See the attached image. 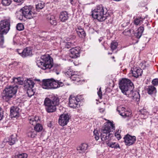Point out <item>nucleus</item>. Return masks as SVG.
I'll list each match as a JSON object with an SVG mask.
<instances>
[{
	"label": "nucleus",
	"instance_id": "obj_13",
	"mask_svg": "<svg viewBox=\"0 0 158 158\" xmlns=\"http://www.w3.org/2000/svg\"><path fill=\"white\" fill-rule=\"evenodd\" d=\"M69 119V115L68 114H61L59 119V123L60 125L63 126L67 125Z\"/></svg>",
	"mask_w": 158,
	"mask_h": 158
},
{
	"label": "nucleus",
	"instance_id": "obj_2",
	"mask_svg": "<svg viewBox=\"0 0 158 158\" xmlns=\"http://www.w3.org/2000/svg\"><path fill=\"white\" fill-rule=\"evenodd\" d=\"M115 130L114 124L112 123L108 120L104 123V126L101 130V139L102 141H104L109 139L113 136V134L110 133V131H113Z\"/></svg>",
	"mask_w": 158,
	"mask_h": 158
},
{
	"label": "nucleus",
	"instance_id": "obj_60",
	"mask_svg": "<svg viewBox=\"0 0 158 158\" xmlns=\"http://www.w3.org/2000/svg\"><path fill=\"white\" fill-rule=\"evenodd\" d=\"M1 80V77H0V80Z\"/></svg>",
	"mask_w": 158,
	"mask_h": 158
},
{
	"label": "nucleus",
	"instance_id": "obj_33",
	"mask_svg": "<svg viewBox=\"0 0 158 158\" xmlns=\"http://www.w3.org/2000/svg\"><path fill=\"white\" fill-rule=\"evenodd\" d=\"M139 112L142 115H144V118H145L147 117L149 114V112L147 111L146 109L144 108L140 110H139Z\"/></svg>",
	"mask_w": 158,
	"mask_h": 158
},
{
	"label": "nucleus",
	"instance_id": "obj_44",
	"mask_svg": "<svg viewBox=\"0 0 158 158\" xmlns=\"http://www.w3.org/2000/svg\"><path fill=\"white\" fill-rule=\"evenodd\" d=\"M152 83L154 85H158V78H155L152 80Z\"/></svg>",
	"mask_w": 158,
	"mask_h": 158
},
{
	"label": "nucleus",
	"instance_id": "obj_14",
	"mask_svg": "<svg viewBox=\"0 0 158 158\" xmlns=\"http://www.w3.org/2000/svg\"><path fill=\"white\" fill-rule=\"evenodd\" d=\"M124 142L126 145L130 146L134 143L136 140L135 136H131L127 134L124 137Z\"/></svg>",
	"mask_w": 158,
	"mask_h": 158
},
{
	"label": "nucleus",
	"instance_id": "obj_43",
	"mask_svg": "<svg viewBox=\"0 0 158 158\" xmlns=\"http://www.w3.org/2000/svg\"><path fill=\"white\" fill-rule=\"evenodd\" d=\"M140 66L143 69H144L148 67L149 65L147 63L146 61H144L140 64Z\"/></svg>",
	"mask_w": 158,
	"mask_h": 158
},
{
	"label": "nucleus",
	"instance_id": "obj_7",
	"mask_svg": "<svg viewBox=\"0 0 158 158\" xmlns=\"http://www.w3.org/2000/svg\"><path fill=\"white\" fill-rule=\"evenodd\" d=\"M16 86H9L6 87L2 93V98L6 102L10 100L15 95L17 91Z\"/></svg>",
	"mask_w": 158,
	"mask_h": 158
},
{
	"label": "nucleus",
	"instance_id": "obj_48",
	"mask_svg": "<svg viewBox=\"0 0 158 158\" xmlns=\"http://www.w3.org/2000/svg\"><path fill=\"white\" fill-rule=\"evenodd\" d=\"M98 94L100 98L102 99V94L101 88L99 89V90L98 92Z\"/></svg>",
	"mask_w": 158,
	"mask_h": 158
},
{
	"label": "nucleus",
	"instance_id": "obj_4",
	"mask_svg": "<svg viewBox=\"0 0 158 158\" xmlns=\"http://www.w3.org/2000/svg\"><path fill=\"white\" fill-rule=\"evenodd\" d=\"M59 100L57 97L53 96L51 98H46L44 102V105L46 111L49 113L55 112L56 106L59 105Z\"/></svg>",
	"mask_w": 158,
	"mask_h": 158
},
{
	"label": "nucleus",
	"instance_id": "obj_27",
	"mask_svg": "<svg viewBox=\"0 0 158 158\" xmlns=\"http://www.w3.org/2000/svg\"><path fill=\"white\" fill-rule=\"evenodd\" d=\"M17 141L16 135H12L9 139L8 143L9 145H12L14 144Z\"/></svg>",
	"mask_w": 158,
	"mask_h": 158
},
{
	"label": "nucleus",
	"instance_id": "obj_9",
	"mask_svg": "<svg viewBox=\"0 0 158 158\" xmlns=\"http://www.w3.org/2000/svg\"><path fill=\"white\" fill-rule=\"evenodd\" d=\"M82 96L79 95L75 96L73 95H71L69 98V106L73 108H78L80 106L79 102L82 100Z\"/></svg>",
	"mask_w": 158,
	"mask_h": 158
},
{
	"label": "nucleus",
	"instance_id": "obj_24",
	"mask_svg": "<svg viewBox=\"0 0 158 158\" xmlns=\"http://www.w3.org/2000/svg\"><path fill=\"white\" fill-rule=\"evenodd\" d=\"M30 123L33 125H35L39 120V117L36 116H29L28 118Z\"/></svg>",
	"mask_w": 158,
	"mask_h": 158
},
{
	"label": "nucleus",
	"instance_id": "obj_15",
	"mask_svg": "<svg viewBox=\"0 0 158 158\" xmlns=\"http://www.w3.org/2000/svg\"><path fill=\"white\" fill-rule=\"evenodd\" d=\"M19 109L17 106H12L10 108V115L12 117H17L19 116Z\"/></svg>",
	"mask_w": 158,
	"mask_h": 158
},
{
	"label": "nucleus",
	"instance_id": "obj_56",
	"mask_svg": "<svg viewBox=\"0 0 158 158\" xmlns=\"http://www.w3.org/2000/svg\"><path fill=\"white\" fill-rule=\"evenodd\" d=\"M112 58L113 59H114V56L112 57Z\"/></svg>",
	"mask_w": 158,
	"mask_h": 158
},
{
	"label": "nucleus",
	"instance_id": "obj_46",
	"mask_svg": "<svg viewBox=\"0 0 158 158\" xmlns=\"http://www.w3.org/2000/svg\"><path fill=\"white\" fill-rule=\"evenodd\" d=\"M64 45L65 46V48L68 49L71 48V44L69 42L64 43Z\"/></svg>",
	"mask_w": 158,
	"mask_h": 158
},
{
	"label": "nucleus",
	"instance_id": "obj_1",
	"mask_svg": "<svg viewBox=\"0 0 158 158\" xmlns=\"http://www.w3.org/2000/svg\"><path fill=\"white\" fill-rule=\"evenodd\" d=\"M37 65L43 70H47V72L55 73L57 74L59 73V67L53 65L52 59L49 55H44L41 57V60H37Z\"/></svg>",
	"mask_w": 158,
	"mask_h": 158
},
{
	"label": "nucleus",
	"instance_id": "obj_59",
	"mask_svg": "<svg viewBox=\"0 0 158 158\" xmlns=\"http://www.w3.org/2000/svg\"><path fill=\"white\" fill-rule=\"evenodd\" d=\"M73 49V48H71V49H71V50H72V49Z\"/></svg>",
	"mask_w": 158,
	"mask_h": 158
},
{
	"label": "nucleus",
	"instance_id": "obj_38",
	"mask_svg": "<svg viewBox=\"0 0 158 158\" xmlns=\"http://www.w3.org/2000/svg\"><path fill=\"white\" fill-rule=\"evenodd\" d=\"M118 43L116 41H113L111 44L110 48L111 49H116L118 46Z\"/></svg>",
	"mask_w": 158,
	"mask_h": 158
},
{
	"label": "nucleus",
	"instance_id": "obj_35",
	"mask_svg": "<svg viewBox=\"0 0 158 158\" xmlns=\"http://www.w3.org/2000/svg\"><path fill=\"white\" fill-rule=\"evenodd\" d=\"M44 6V3L41 2L36 5V8L37 10L39 11L43 9Z\"/></svg>",
	"mask_w": 158,
	"mask_h": 158
},
{
	"label": "nucleus",
	"instance_id": "obj_22",
	"mask_svg": "<svg viewBox=\"0 0 158 158\" xmlns=\"http://www.w3.org/2000/svg\"><path fill=\"white\" fill-rule=\"evenodd\" d=\"M27 134L28 137L34 138L36 136L37 132L34 129L30 128L27 130Z\"/></svg>",
	"mask_w": 158,
	"mask_h": 158
},
{
	"label": "nucleus",
	"instance_id": "obj_50",
	"mask_svg": "<svg viewBox=\"0 0 158 158\" xmlns=\"http://www.w3.org/2000/svg\"><path fill=\"white\" fill-rule=\"evenodd\" d=\"M80 29H83L81 27H77V29H76V31H80Z\"/></svg>",
	"mask_w": 158,
	"mask_h": 158
},
{
	"label": "nucleus",
	"instance_id": "obj_23",
	"mask_svg": "<svg viewBox=\"0 0 158 158\" xmlns=\"http://www.w3.org/2000/svg\"><path fill=\"white\" fill-rule=\"evenodd\" d=\"M59 18L60 20L63 22H65L69 18L67 12L66 11L61 12L60 13Z\"/></svg>",
	"mask_w": 158,
	"mask_h": 158
},
{
	"label": "nucleus",
	"instance_id": "obj_55",
	"mask_svg": "<svg viewBox=\"0 0 158 158\" xmlns=\"http://www.w3.org/2000/svg\"><path fill=\"white\" fill-rule=\"evenodd\" d=\"M108 54H112V53H110V52H109V53H108Z\"/></svg>",
	"mask_w": 158,
	"mask_h": 158
},
{
	"label": "nucleus",
	"instance_id": "obj_21",
	"mask_svg": "<svg viewBox=\"0 0 158 158\" xmlns=\"http://www.w3.org/2000/svg\"><path fill=\"white\" fill-rule=\"evenodd\" d=\"M71 51L69 53V56L72 58H76L79 57L80 50H71Z\"/></svg>",
	"mask_w": 158,
	"mask_h": 158
},
{
	"label": "nucleus",
	"instance_id": "obj_42",
	"mask_svg": "<svg viewBox=\"0 0 158 158\" xmlns=\"http://www.w3.org/2000/svg\"><path fill=\"white\" fill-rule=\"evenodd\" d=\"M93 132L95 139L96 140H98L99 139L100 137L98 131L96 130H94Z\"/></svg>",
	"mask_w": 158,
	"mask_h": 158
},
{
	"label": "nucleus",
	"instance_id": "obj_11",
	"mask_svg": "<svg viewBox=\"0 0 158 158\" xmlns=\"http://www.w3.org/2000/svg\"><path fill=\"white\" fill-rule=\"evenodd\" d=\"M117 110L119 114L124 118L130 116L132 114L130 110L126 109L122 106L118 107Z\"/></svg>",
	"mask_w": 158,
	"mask_h": 158
},
{
	"label": "nucleus",
	"instance_id": "obj_58",
	"mask_svg": "<svg viewBox=\"0 0 158 158\" xmlns=\"http://www.w3.org/2000/svg\"><path fill=\"white\" fill-rule=\"evenodd\" d=\"M27 48H25L24 49L27 50Z\"/></svg>",
	"mask_w": 158,
	"mask_h": 158
},
{
	"label": "nucleus",
	"instance_id": "obj_40",
	"mask_svg": "<svg viewBox=\"0 0 158 158\" xmlns=\"http://www.w3.org/2000/svg\"><path fill=\"white\" fill-rule=\"evenodd\" d=\"M11 2V0H2V4L5 6L9 5Z\"/></svg>",
	"mask_w": 158,
	"mask_h": 158
},
{
	"label": "nucleus",
	"instance_id": "obj_37",
	"mask_svg": "<svg viewBox=\"0 0 158 158\" xmlns=\"http://www.w3.org/2000/svg\"><path fill=\"white\" fill-rule=\"evenodd\" d=\"M34 92L33 90L32 89V88L27 89V93L29 97H31L34 94Z\"/></svg>",
	"mask_w": 158,
	"mask_h": 158
},
{
	"label": "nucleus",
	"instance_id": "obj_18",
	"mask_svg": "<svg viewBox=\"0 0 158 158\" xmlns=\"http://www.w3.org/2000/svg\"><path fill=\"white\" fill-rule=\"evenodd\" d=\"M16 51L23 57L32 55L31 50H16Z\"/></svg>",
	"mask_w": 158,
	"mask_h": 158
},
{
	"label": "nucleus",
	"instance_id": "obj_32",
	"mask_svg": "<svg viewBox=\"0 0 158 158\" xmlns=\"http://www.w3.org/2000/svg\"><path fill=\"white\" fill-rule=\"evenodd\" d=\"M77 32L80 38H84L86 34L83 29H80V31H77Z\"/></svg>",
	"mask_w": 158,
	"mask_h": 158
},
{
	"label": "nucleus",
	"instance_id": "obj_20",
	"mask_svg": "<svg viewBox=\"0 0 158 158\" xmlns=\"http://www.w3.org/2000/svg\"><path fill=\"white\" fill-rule=\"evenodd\" d=\"M145 90L147 93L150 95H152L155 94L156 92V88L153 85H149L147 86Z\"/></svg>",
	"mask_w": 158,
	"mask_h": 158
},
{
	"label": "nucleus",
	"instance_id": "obj_10",
	"mask_svg": "<svg viewBox=\"0 0 158 158\" xmlns=\"http://www.w3.org/2000/svg\"><path fill=\"white\" fill-rule=\"evenodd\" d=\"M10 18L5 19L0 22V32L6 34L10 29Z\"/></svg>",
	"mask_w": 158,
	"mask_h": 158
},
{
	"label": "nucleus",
	"instance_id": "obj_47",
	"mask_svg": "<svg viewBox=\"0 0 158 158\" xmlns=\"http://www.w3.org/2000/svg\"><path fill=\"white\" fill-rule=\"evenodd\" d=\"M119 131H118L117 132H116L115 133V136L118 139V140L120 139L121 138V136L119 134Z\"/></svg>",
	"mask_w": 158,
	"mask_h": 158
},
{
	"label": "nucleus",
	"instance_id": "obj_25",
	"mask_svg": "<svg viewBox=\"0 0 158 158\" xmlns=\"http://www.w3.org/2000/svg\"><path fill=\"white\" fill-rule=\"evenodd\" d=\"M144 30V27H143L141 26L139 27L138 29L137 32L134 34L135 36L137 38H139L141 36Z\"/></svg>",
	"mask_w": 158,
	"mask_h": 158
},
{
	"label": "nucleus",
	"instance_id": "obj_30",
	"mask_svg": "<svg viewBox=\"0 0 158 158\" xmlns=\"http://www.w3.org/2000/svg\"><path fill=\"white\" fill-rule=\"evenodd\" d=\"M12 82L19 85H22L23 83V80L20 77L18 78L14 77L13 78Z\"/></svg>",
	"mask_w": 158,
	"mask_h": 158
},
{
	"label": "nucleus",
	"instance_id": "obj_36",
	"mask_svg": "<svg viewBox=\"0 0 158 158\" xmlns=\"http://www.w3.org/2000/svg\"><path fill=\"white\" fill-rule=\"evenodd\" d=\"M143 19L141 18L138 17L136 18L134 21V23L136 25H138L143 23Z\"/></svg>",
	"mask_w": 158,
	"mask_h": 158
},
{
	"label": "nucleus",
	"instance_id": "obj_29",
	"mask_svg": "<svg viewBox=\"0 0 158 158\" xmlns=\"http://www.w3.org/2000/svg\"><path fill=\"white\" fill-rule=\"evenodd\" d=\"M107 145L110 147L117 149L120 148L119 145L115 142H109L107 143Z\"/></svg>",
	"mask_w": 158,
	"mask_h": 158
},
{
	"label": "nucleus",
	"instance_id": "obj_52",
	"mask_svg": "<svg viewBox=\"0 0 158 158\" xmlns=\"http://www.w3.org/2000/svg\"><path fill=\"white\" fill-rule=\"evenodd\" d=\"M102 38H101L100 39H99V42H101V41L102 40Z\"/></svg>",
	"mask_w": 158,
	"mask_h": 158
},
{
	"label": "nucleus",
	"instance_id": "obj_57",
	"mask_svg": "<svg viewBox=\"0 0 158 158\" xmlns=\"http://www.w3.org/2000/svg\"><path fill=\"white\" fill-rule=\"evenodd\" d=\"M37 80V81H40V80Z\"/></svg>",
	"mask_w": 158,
	"mask_h": 158
},
{
	"label": "nucleus",
	"instance_id": "obj_17",
	"mask_svg": "<svg viewBox=\"0 0 158 158\" xmlns=\"http://www.w3.org/2000/svg\"><path fill=\"white\" fill-rule=\"evenodd\" d=\"M127 96L132 98L133 100L137 102L139 100L140 95L139 92L136 91H133V90L131 93H129V94H127Z\"/></svg>",
	"mask_w": 158,
	"mask_h": 158
},
{
	"label": "nucleus",
	"instance_id": "obj_28",
	"mask_svg": "<svg viewBox=\"0 0 158 158\" xmlns=\"http://www.w3.org/2000/svg\"><path fill=\"white\" fill-rule=\"evenodd\" d=\"M47 19L51 24L54 25H56V21L54 16H50L49 17L47 18Z\"/></svg>",
	"mask_w": 158,
	"mask_h": 158
},
{
	"label": "nucleus",
	"instance_id": "obj_8",
	"mask_svg": "<svg viewBox=\"0 0 158 158\" xmlns=\"http://www.w3.org/2000/svg\"><path fill=\"white\" fill-rule=\"evenodd\" d=\"M21 10L23 16L29 19L33 18L36 14L34 8L32 6H25L21 8Z\"/></svg>",
	"mask_w": 158,
	"mask_h": 158
},
{
	"label": "nucleus",
	"instance_id": "obj_53",
	"mask_svg": "<svg viewBox=\"0 0 158 158\" xmlns=\"http://www.w3.org/2000/svg\"><path fill=\"white\" fill-rule=\"evenodd\" d=\"M70 2V3L71 4H72V2H73V0H69Z\"/></svg>",
	"mask_w": 158,
	"mask_h": 158
},
{
	"label": "nucleus",
	"instance_id": "obj_49",
	"mask_svg": "<svg viewBox=\"0 0 158 158\" xmlns=\"http://www.w3.org/2000/svg\"><path fill=\"white\" fill-rule=\"evenodd\" d=\"M129 24V22L128 21L126 22H125L122 25V26L123 27H125Z\"/></svg>",
	"mask_w": 158,
	"mask_h": 158
},
{
	"label": "nucleus",
	"instance_id": "obj_31",
	"mask_svg": "<svg viewBox=\"0 0 158 158\" xmlns=\"http://www.w3.org/2000/svg\"><path fill=\"white\" fill-rule=\"evenodd\" d=\"M43 127L40 124L37 123L34 127V130L36 132H40L42 131Z\"/></svg>",
	"mask_w": 158,
	"mask_h": 158
},
{
	"label": "nucleus",
	"instance_id": "obj_51",
	"mask_svg": "<svg viewBox=\"0 0 158 158\" xmlns=\"http://www.w3.org/2000/svg\"><path fill=\"white\" fill-rule=\"evenodd\" d=\"M23 0H14V1L17 2H21L23 1Z\"/></svg>",
	"mask_w": 158,
	"mask_h": 158
},
{
	"label": "nucleus",
	"instance_id": "obj_45",
	"mask_svg": "<svg viewBox=\"0 0 158 158\" xmlns=\"http://www.w3.org/2000/svg\"><path fill=\"white\" fill-rule=\"evenodd\" d=\"M2 33L0 32V44H2L4 42V37Z\"/></svg>",
	"mask_w": 158,
	"mask_h": 158
},
{
	"label": "nucleus",
	"instance_id": "obj_12",
	"mask_svg": "<svg viewBox=\"0 0 158 158\" xmlns=\"http://www.w3.org/2000/svg\"><path fill=\"white\" fill-rule=\"evenodd\" d=\"M70 77V79L72 81H75V83L77 84H81L84 81L81 78L80 73L74 72L72 73Z\"/></svg>",
	"mask_w": 158,
	"mask_h": 158
},
{
	"label": "nucleus",
	"instance_id": "obj_3",
	"mask_svg": "<svg viewBox=\"0 0 158 158\" xmlns=\"http://www.w3.org/2000/svg\"><path fill=\"white\" fill-rule=\"evenodd\" d=\"M109 15L107 9L104 8L102 5L97 6L92 11V17L100 22H102L105 20Z\"/></svg>",
	"mask_w": 158,
	"mask_h": 158
},
{
	"label": "nucleus",
	"instance_id": "obj_26",
	"mask_svg": "<svg viewBox=\"0 0 158 158\" xmlns=\"http://www.w3.org/2000/svg\"><path fill=\"white\" fill-rule=\"evenodd\" d=\"M34 83L31 79L29 78L27 79L25 85L26 88H28V89L32 88L34 87Z\"/></svg>",
	"mask_w": 158,
	"mask_h": 158
},
{
	"label": "nucleus",
	"instance_id": "obj_34",
	"mask_svg": "<svg viewBox=\"0 0 158 158\" xmlns=\"http://www.w3.org/2000/svg\"><path fill=\"white\" fill-rule=\"evenodd\" d=\"M134 31L131 29H126L123 32V34L126 36H130L133 33Z\"/></svg>",
	"mask_w": 158,
	"mask_h": 158
},
{
	"label": "nucleus",
	"instance_id": "obj_6",
	"mask_svg": "<svg viewBox=\"0 0 158 158\" xmlns=\"http://www.w3.org/2000/svg\"><path fill=\"white\" fill-rule=\"evenodd\" d=\"M119 87L122 92L127 96L132 91L134 88V85L130 80L123 78L119 82Z\"/></svg>",
	"mask_w": 158,
	"mask_h": 158
},
{
	"label": "nucleus",
	"instance_id": "obj_39",
	"mask_svg": "<svg viewBox=\"0 0 158 158\" xmlns=\"http://www.w3.org/2000/svg\"><path fill=\"white\" fill-rule=\"evenodd\" d=\"M27 155L26 153H22L18 154L16 156V158H27Z\"/></svg>",
	"mask_w": 158,
	"mask_h": 158
},
{
	"label": "nucleus",
	"instance_id": "obj_19",
	"mask_svg": "<svg viewBox=\"0 0 158 158\" xmlns=\"http://www.w3.org/2000/svg\"><path fill=\"white\" fill-rule=\"evenodd\" d=\"M88 147L87 144L83 143L77 148V150L79 153L83 154L87 152Z\"/></svg>",
	"mask_w": 158,
	"mask_h": 158
},
{
	"label": "nucleus",
	"instance_id": "obj_5",
	"mask_svg": "<svg viewBox=\"0 0 158 158\" xmlns=\"http://www.w3.org/2000/svg\"><path fill=\"white\" fill-rule=\"evenodd\" d=\"M64 85V83L60 80H57L53 78L43 80L42 88L46 89H55Z\"/></svg>",
	"mask_w": 158,
	"mask_h": 158
},
{
	"label": "nucleus",
	"instance_id": "obj_41",
	"mask_svg": "<svg viewBox=\"0 0 158 158\" xmlns=\"http://www.w3.org/2000/svg\"><path fill=\"white\" fill-rule=\"evenodd\" d=\"M24 28V26L22 23H19L16 26V29L19 31H22Z\"/></svg>",
	"mask_w": 158,
	"mask_h": 158
},
{
	"label": "nucleus",
	"instance_id": "obj_16",
	"mask_svg": "<svg viewBox=\"0 0 158 158\" xmlns=\"http://www.w3.org/2000/svg\"><path fill=\"white\" fill-rule=\"evenodd\" d=\"M131 71L133 76L136 78L141 76L142 73V69L137 67H133L131 69Z\"/></svg>",
	"mask_w": 158,
	"mask_h": 158
},
{
	"label": "nucleus",
	"instance_id": "obj_54",
	"mask_svg": "<svg viewBox=\"0 0 158 158\" xmlns=\"http://www.w3.org/2000/svg\"><path fill=\"white\" fill-rule=\"evenodd\" d=\"M156 12L157 14H158V9L156 10Z\"/></svg>",
	"mask_w": 158,
	"mask_h": 158
}]
</instances>
